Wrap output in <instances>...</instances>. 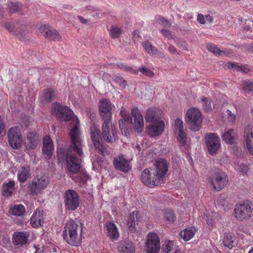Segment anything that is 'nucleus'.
Masks as SVG:
<instances>
[{"instance_id": "63", "label": "nucleus", "mask_w": 253, "mask_h": 253, "mask_svg": "<svg viewBox=\"0 0 253 253\" xmlns=\"http://www.w3.org/2000/svg\"><path fill=\"white\" fill-rule=\"evenodd\" d=\"M36 249V252L35 253H41V250L39 248H37V247H35Z\"/></svg>"}, {"instance_id": "11", "label": "nucleus", "mask_w": 253, "mask_h": 253, "mask_svg": "<svg viewBox=\"0 0 253 253\" xmlns=\"http://www.w3.org/2000/svg\"><path fill=\"white\" fill-rule=\"evenodd\" d=\"M205 143L208 150L211 155H214L221 147L220 138L214 133H207L205 136Z\"/></svg>"}, {"instance_id": "7", "label": "nucleus", "mask_w": 253, "mask_h": 253, "mask_svg": "<svg viewBox=\"0 0 253 253\" xmlns=\"http://www.w3.org/2000/svg\"><path fill=\"white\" fill-rule=\"evenodd\" d=\"M202 114L197 108H191L186 113V121L190 129L193 131H198L202 123Z\"/></svg>"}, {"instance_id": "28", "label": "nucleus", "mask_w": 253, "mask_h": 253, "mask_svg": "<svg viewBox=\"0 0 253 253\" xmlns=\"http://www.w3.org/2000/svg\"><path fill=\"white\" fill-rule=\"evenodd\" d=\"M15 189L14 181L10 180L8 182H4L3 184L1 193L3 196L8 197L12 195Z\"/></svg>"}, {"instance_id": "17", "label": "nucleus", "mask_w": 253, "mask_h": 253, "mask_svg": "<svg viewBox=\"0 0 253 253\" xmlns=\"http://www.w3.org/2000/svg\"><path fill=\"white\" fill-rule=\"evenodd\" d=\"M113 165L115 169L124 173L128 172L131 169L130 163L123 155L114 158Z\"/></svg>"}, {"instance_id": "3", "label": "nucleus", "mask_w": 253, "mask_h": 253, "mask_svg": "<svg viewBox=\"0 0 253 253\" xmlns=\"http://www.w3.org/2000/svg\"><path fill=\"white\" fill-rule=\"evenodd\" d=\"M83 225L79 226L74 220L68 221L63 233V239L72 246L79 247L82 240Z\"/></svg>"}, {"instance_id": "34", "label": "nucleus", "mask_w": 253, "mask_h": 253, "mask_svg": "<svg viewBox=\"0 0 253 253\" xmlns=\"http://www.w3.org/2000/svg\"><path fill=\"white\" fill-rule=\"evenodd\" d=\"M30 176L29 167H22L18 171V179L20 182H24Z\"/></svg>"}, {"instance_id": "48", "label": "nucleus", "mask_w": 253, "mask_h": 253, "mask_svg": "<svg viewBox=\"0 0 253 253\" xmlns=\"http://www.w3.org/2000/svg\"><path fill=\"white\" fill-rule=\"evenodd\" d=\"M120 236L116 225L112 222V240H116Z\"/></svg>"}, {"instance_id": "33", "label": "nucleus", "mask_w": 253, "mask_h": 253, "mask_svg": "<svg viewBox=\"0 0 253 253\" xmlns=\"http://www.w3.org/2000/svg\"><path fill=\"white\" fill-rule=\"evenodd\" d=\"M54 97V91L52 89H47L43 90L41 100L42 102L50 103L53 99Z\"/></svg>"}, {"instance_id": "13", "label": "nucleus", "mask_w": 253, "mask_h": 253, "mask_svg": "<svg viewBox=\"0 0 253 253\" xmlns=\"http://www.w3.org/2000/svg\"><path fill=\"white\" fill-rule=\"evenodd\" d=\"M151 169H146L142 171L141 174L142 182L145 185L149 187L157 186L162 183L158 181V179L156 178V174Z\"/></svg>"}, {"instance_id": "2", "label": "nucleus", "mask_w": 253, "mask_h": 253, "mask_svg": "<svg viewBox=\"0 0 253 253\" xmlns=\"http://www.w3.org/2000/svg\"><path fill=\"white\" fill-rule=\"evenodd\" d=\"M122 119L119 121V126L122 134L127 136L128 134L127 125L130 123L133 125L135 130L138 133H141L144 129V120L143 116L139 109L137 107H133L131 111L132 117L130 118L127 111L122 108L120 111Z\"/></svg>"}, {"instance_id": "15", "label": "nucleus", "mask_w": 253, "mask_h": 253, "mask_svg": "<svg viewBox=\"0 0 253 253\" xmlns=\"http://www.w3.org/2000/svg\"><path fill=\"white\" fill-rule=\"evenodd\" d=\"M90 133L94 147L101 155H104L106 148L102 143L99 129L95 126H92L90 127Z\"/></svg>"}, {"instance_id": "14", "label": "nucleus", "mask_w": 253, "mask_h": 253, "mask_svg": "<svg viewBox=\"0 0 253 253\" xmlns=\"http://www.w3.org/2000/svg\"><path fill=\"white\" fill-rule=\"evenodd\" d=\"M169 163L164 159H159L155 163L154 173L158 181L163 182L164 178L168 171Z\"/></svg>"}, {"instance_id": "12", "label": "nucleus", "mask_w": 253, "mask_h": 253, "mask_svg": "<svg viewBox=\"0 0 253 253\" xmlns=\"http://www.w3.org/2000/svg\"><path fill=\"white\" fill-rule=\"evenodd\" d=\"M160 250V241L158 234L153 232L147 235L146 242V253H159Z\"/></svg>"}, {"instance_id": "24", "label": "nucleus", "mask_w": 253, "mask_h": 253, "mask_svg": "<svg viewBox=\"0 0 253 253\" xmlns=\"http://www.w3.org/2000/svg\"><path fill=\"white\" fill-rule=\"evenodd\" d=\"M29 236L28 232H15L12 235L13 243L15 245H26L28 243Z\"/></svg>"}, {"instance_id": "6", "label": "nucleus", "mask_w": 253, "mask_h": 253, "mask_svg": "<svg viewBox=\"0 0 253 253\" xmlns=\"http://www.w3.org/2000/svg\"><path fill=\"white\" fill-rule=\"evenodd\" d=\"M63 198L66 210L75 211L80 207V199L79 195L75 190L68 189L65 191Z\"/></svg>"}, {"instance_id": "58", "label": "nucleus", "mask_w": 253, "mask_h": 253, "mask_svg": "<svg viewBox=\"0 0 253 253\" xmlns=\"http://www.w3.org/2000/svg\"><path fill=\"white\" fill-rule=\"evenodd\" d=\"M5 27L10 32H14V27L12 25L9 24H6L5 25Z\"/></svg>"}, {"instance_id": "52", "label": "nucleus", "mask_w": 253, "mask_h": 253, "mask_svg": "<svg viewBox=\"0 0 253 253\" xmlns=\"http://www.w3.org/2000/svg\"><path fill=\"white\" fill-rule=\"evenodd\" d=\"M249 166L244 164H241L238 168V171L243 174H246L249 170Z\"/></svg>"}, {"instance_id": "49", "label": "nucleus", "mask_w": 253, "mask_h": 253, "mask_svg": "<svg viewBox=\"0 0 253 253\" xmlns=\"http://www.w3.org/2000/svg\"><path fill=\"white\" fill-rule=\"evenodd\" d=\"M113 80L114 82L118 84L120 86L124 88H125L127 85L126 82L121 77H115Z\"/></svg>"}, {"instance_id": "22", "label": "nucleus", "mask_w": 253, "mask_h": 253, "mask_svg": "<svg viewBox=\"0 0 253 253\" xmlns=\"http://www.w3.org/2000/svg\"><path fill=\"white\" fill-rule=\"evenodd\" d=\"M40 31L43 34L44 36L51 40L56 41L59 39V35L55 30L46 25H42L39 28Z\"/></svg>"}, {"instance_id": "50", "label": "nucleus", "mask_w": 253, "mask_h": 253, "mask_svg": "<svg viewBox=\"0 0 253 253\" xmlns=\"http://www.w3.org/2000/svg\"><path fill=\"white\" fill-rule=\"evenodd\" d=\"M173 244L172 241H169L166 242L165 245V247L163 249V253H169L173 249Z\"/></svg>"}, {"instance_id": "57", "label": "nucleus", "mask_w": 253, "mask_h": 253, "mask_svg": "<svg viewBox=\"0 0 253 253\" xmlns=\"http://www.w3.org/2000/svg\"><path fill=\"white\" fill-rule=\"evenodd\" d=\"M106 229L108 236H111V222L109 221L106 224Z\"/></svg>"}, {"instance_id": "1", "label": "nucleus", "mask_w": 253, "mask_h": 253, "mask_svg": "<svg viewBox=\"0 0 253 253\" xmlns=\"http://www.w3.org/2000/svg\"><path fill=\"white\" fill-rule=\"evenodd\" d=\"M52 111L61 120L65 122L72 121L73 126L69 132L71 145L67 152V162L70 171L76 172L80 168L81 160L79 157L83 154V141L81 136L79 120L74 116L73 112L68 107L61 105L58 102L53 103Z\"/></svg>"}, {"instance_id": "51", "label": "nucleus", "mask_w": 253, "mask_h": 253, "mask_svg": "<svg viewBox=\"0 0 253 253\" xmlns=\"http://www.w3.org/2000/svg\"><path fill=\"white\" fill-rule=\"evenodd\" d=\"M226 112L228 120L232 123L234 122L236 118V115L229 110H227Z\"/></svg>"}, {"instance_id": "54", "label": "nucleus", "mask_w": 253, "mask_h": 253, "mask_svg": "<svg viewBox=\"0 0 253 253\" xmlns=\"http://www.w3.org/2000/svg\"><path fill=\"white\" fill-rule=\"evenodd\" d=\"M197 20L201 24H204L206 23L205 16L202 14H198Z\"/></svg>"}, {"instance_id": "39", "label": "nucleus", "mask_w": 253, "mask_h": 253, "mask_svg": "<svg viewBox=\"0 0 253 253\" xmlns=\"http://www.w3.org/2000/svg\"><path fill=\"white\" fill-rule=\"evenodd\" d=\"M225 67L230 69H233L234 71H241L246 72L248 69L244 65L239 66L236 63L228 62L225 64Z\"/></svg>"}, {"instance_id": "9", "label": "nucleus", "mask_w": 253, "mask_h": 253, "mask_svg": "<svg viewBox=\"0 0 253 253\" xmlns=\"http://www.w3.org/2000/svg\"><path fill=\"white\" fill-rule=\"evenodd\" d=\"M210 181L214 189L220 191L227 185L228 178L224 172L218 170L210 176Z\"/></svg>"}, {"instance_id": "44", "label": "nucleus", "mask_w": 253, "mask_h": 253, "mask_svg": "<svg viewBox=\"0 0 253 253\" xmlns=\"http://www.w3.org/2000/svg\"><path fill=\"white\" fill-rule=\"evenodd\" d=\"M207 47L209 51L215 55L221 56L224 54L223 51H222L218 47L214 44H208Z\"/></svg>"}, {"instance_id": "47", "label": "nucleus", "mask_w": 253, "mask_h": 253, "mask_svg": "<svg viewBox=\"0 0 253 253\" xmlns=\"http://www.w3.org/2000/svg\"><path fill=\"white\" fill-rule=\"evenodd\" d=\"M155 19L157 23L161 24L162 26L168 27L170 26V23L164 17L161 16H157L155 17Z\"/></svg>"}, {"instance_id": "45", "label": "nucleus", "mask_w": 253, "mask_h": 253, "mask_svg": "<svg viewBox=\"0 0 253 253\" xmlns=\"http://www.w3.org/2000/svg\"><path fill=\"white\" fill-rule=\"evenodd\" d=\"M122 33L121 27L117 26H112V39L119 38Z\"/></svg>"}, {"instance_id": "37", "label": "nucleus", "mask_w": 253, "mask_h": 253, "mask_svg": "<svg viewBox=\"0 0 253 253\" xmlns=\"http://www.w3.org/2000/svg\"><path fill=\"white\" fill-rule=\"evenodd\" d=\"M216 215V213L215 212H210L206 210L204 212V218L206 220L207 223L209 226L212 227L214 224V217Z\"/></svg>"}, {"instance_id": "40", "label": "nucleus", "mask_w": 253, "mask_h": 253, "mask_svg": "<svg viewBox=\"0 0 253 253\" xmlns=\"http://www.w3.org/2000/svg\"><path fill=\"white\" fill-rule=\"evenodd\" d=\"M201 104L203 109L206 112H209L212 110L211 100L206 97H202L201 98Z\"/></svg>"}, {"instance_id": "20", "label": "nucleus", "mask_w": 253, "mask_h": 253, "mask_svg": "<svg viewBox=\"0 0 253 253\" xmlns=\"http://www.w3.org/2000/svg\"><path fill=\"white\" fill-rule=\"evenodd\" d=\"M244 137L247 148L253 156V126L248 125L246 126Z\"/></svg>"}, {"instance_id": "8", "label": "nucleus", "mask_w": 253, "mask_h": 253, "mask_svg": "<svg viewBox=\"0 0 253 253\" xmlns=\"http://www.w3.org/2000/svg\"><path fill=\"white\" fill-rule=\"evenodd\" d=\"M253 211V204L246 201L236 205L234 209L235 217L238 220H243L250 217Z\"/></svg>"}, {"instance_id": "61", "label": "nucleus", "mask_w": 253, "mask_h": 253, "mask_svg": "<svg viewBox=\"0 0 253 253\" xmlns=\"http://www.w3.org/2000/svg\"><path fill=\"white\" fill-rule=\"evenodd\" d=\"M168 49L169 51L172 54H174L176 52L175 48L173 45H170Z\"/></svg>"}, {"instance_id": "30", "label": "nucleus", "mask_w": 253, "mask_h": 253, "mask_svg": "<svg viewBox=\"0 0 253 253\" xmlns=\"http://www.w3.org/2000/svg\"><path fill=\"white\" fill-rule=\"evenodd\" d=\"M222 138L226 143L234 144L237 137V134L232 129H228L222 135Z\"/></svg>"}, {"instance_id": "55", "label": "nucleus", "mask_w": 253, "mask_h": 253, "mask_svg": "<svg viewBox=\"0 0 253 253\" xmlns=\"http://www.w3.org/2000/svg\"><path fill=\"white\" fill-rule=\"evenodd\" d=\"M139 38V31H138V30L134 31L132 34V38L133 41L135 42L138 40Z\"/></svg>"}, {"instance_id": "31", "label": "nucleus", "mask_w": 253, "mask_h": 253, "mask_svg": "<svg viewBox=\"0 0 253 253\" xmlns=\"http://www.w3.org/2000/svg\"><path fill=\"white\" fill-rule=\"evenodd\" d=\"M196 230V228L194 227L188 228L181 231L179 235L183 240L188 241L194 237Z\"/></svg>"}, {"instance_id": "38", "label": "nucleus", "mask_w": 253, "mask_h": 253, "mask_svg": "<svg viewBox=\"0 0 253 253\" xmlns=\"http://www.w3.org/2000/svg\"><path fill=\"white\" fill-rule=\"evenodd\" d=\"M242 90L245 93H253V83L250 80H244L242 82Z\"/></svg>"}, {"instance_id": "29", "label": "nucleus", "mask_w": 253, "mask_h": 253, "mask_svg": "<svg viewBox=\"0 0 253 253\" xmlns=\"http://www.w3.org/2000/svg\"><path fill=\"white\" fill-rule=\"evenodd\" d=\"M120 253H135V247L129 241L121 242L118 247Z\"/></svg>"}, {"instance_id": "56", "label": "nucleus", "mask_w": 253, "mask_h": 253, "mask_svg": "<svg viewBox=\"0 0 253 253\" xmlns=\"http://www.w3.org/2000/svg\"><path fill=\"white\" fill-rule=\"evenodd\" d=\"M161 32L163 35L165 37L169 39L172 37L171 34L169 31L163 29Z\"/></svg>"}, {"instance_id": "36", "label": "nucleus", "mask_w": 253, "mask_h": 253, "mask_svg": "<svg viewBox=\"0 0 253 253\" xmlns=\"http://www.w3.org/2000/svg\"><path fill=\"white\" fill-rule=\"evenodd\" d=\"M138 211H132L129 215L128 220V229L131 232H134L136 231L135 228V218L137 219Z\"/></svg>"}, {"instance_id": "62", "label": "nucleus", "mask_w": 253, "mask_h": 253, "mask_svg": "<svg viewBox=\"0 0 253 253\" xmlns=\"http://www.w3.org/2000/svg\"><path fill=\"white\" fill-rule=\"evenodd\" d=\"M5 129V125L3 124H0V133L4 131Z\"/></svg>"}, {"instance_id": "64", "label": "nucleus", "mask_w": 253, "mask_h": 253, "mask_svg": "<svg viewBox=\"0 0 253 253\" xmlns=\"http://www.w3.org/2000/svg\"><path fill=\"white\" fill-rule=\"evenodd\" d=\"M248 253H253V247L249 251Z\"/></svg>"}, {"instance_id": "18", "label": "nucleus", "mask_w": 253, "mask_h": 253, "mask_svg": "<svg viewBox=\"0 0 253 253\" xmlns=\"http://www.w3.org/2000/svg\"><path fill=\"white\" fill-rule=\"evenodd\" d=\"M153 124L147 127L148 134L151 137L160 135L164 131L165 124L163 121L152 122Z\"/></svg>"}, {"instance_id": "32", "label": "nucleus", "mask_w": 253, "mask_h": 253, "mask_svg": "<svg viewBox=\"0 0 253 253\" xmlns=\"http://www.w3.org/2000/svg\"><path fill=\"white\" fill-rule=\"evenodd\" d=\"M86 11V14H91L93 17L97 19L101 18L103 17L104 13H102L99 10H96L94 7L91 5L87 6L85 8H83L82 10V12Z\"/></svg>"}, {"instance_id": "42", "label": "nucleus", "mask_w": 253, "mask_h": 253, "mask_svg": "<svg viewBox=\"0 0 253 253\" xmlns=\"http://www.w3.org/2000/svg\"><path fill=\"white\" fill-rule=\"evenodd\" d=\"M142 45L148 54L153 55L157 53V49L148 42L142 43Z\"/></svg>"}, {"instance_id": "46", "label": "nucleus", "mask_w": 253, "mask_h": 253, "mask_svg": "<svg viewBox=\"0 0 253 253\" xmlns=\"http://www.w3.org/2000/svg\"><path fill=\"white\" fill-rule=\"evenodd\" d=\"M164 216L166 219L170 222H173L175 219L174 212L171 210H166L164 212Z\"/></svg>"}, {"instance_id": "60", "label": "nucleus", "mask_w": 253, "mask_h": 253, "mask_svg": "<svg viewBox=\"0 0 253 253\" xmlns=\"http://www.w3.org/2000/svg\"><path fill=\"white\" fill-rule=\"evenodd\" d=\"M206 21L209 22L210 23H212L213 20V17L210 15H207L205 16Z\"/></svg>"}, {"instance_id": "4", "label": "nucleus", "mask_w": 253, "mask_h": 253, "mask_svg": "<svg viewBox=\"0 0 253 253\" xmlns=\"http://www.w3.org/2000/svg\"><path fill=\"white\" fill-rule=\"evenodd\" d=\"M99 107L100 115L104 121L102 126V138L104 141L110 142L111 103L109 100L103 98L99 101Z\"/></svg>"}, {"instance_id": "59", "label": "nucleus", "mask_w": 253, "mask_h": 253, "mask_svg": "<svg viewBox=\"0 0 253 253\" xmlns=\"http://www.w3.org/2000/svg\"><path fill=\"white\" fill-rule=\"evenodd\" d=\"M78 18L80 21V22L82 23V24H85L87 23V20H86V19L84 18V17H83L82 16H78Z\"/></svg>"}, {"instance_id": "43", "label": "nucleus", "mask_w": 253, "mask_h": 253, "mask_svg": "<svg viewBox=\"0 0 253 253\" xmlns=\"http://www.w3.org/2000/svg\"><path fill=\"white\" fill-rule=\"evenodd\" d=\"M8 7L10 12H19L22 8V4L19 2H10L8 4Z\"/></svg>"}, {"instance_id": "25", "label": "nucleus", "mask_w": 253, "mask_h": 253, "mask_svg": "<svg viewBox=\"0 0 253 253\" xmlns=\"http://www.w3.org/2000/svg\"><path fill=\"white\" fill-rule=\"evenodd\" d=\"M174 127L176 133L178 134V140L184 145L186 142V135L183 131V125L182 120L179 118L176 119L174 121Z\"/></svg>"}, {"instance_id": "53", "label": "nucleus", "mask_w": 253, "mask_h": 253, "mask_svg": "<svg viewBox=\"0 0 253 253\" xmlns=\"http://www.w3.org/2000/svg\"><path fill=\"white\" fill-rule=\"evenodd\" d=\"M225 196L224 194L219 195L217 199V204L221 206H224L225 205Z\"/></svg>"}, {"instance_id": "10", "label": "nucleus", "mask_w": 253, "mask_h": 253, "mask_svg": "<svg viewBox=\"0 0 253 253\" xmlns=\"http://www.w3.org/2000/svg\"><path fill=\"white\" fill-rule=\"evenodd\" d=\"M8 141L9 145L13 149L20 148L23 142L21 131L18 127H11L7 133Z\"/></svg>"}, {"instance_id": "16", "label": "nucleus", "mask_w": 253, "mask_h": 253, "mask_svg": "<svg viewBox=\"0 0 253 253\" xmlns=\"http://www.w3.org/2000/svg\"><path fill=\"white\" fill-rule=\"evenodd\" d=\"M112 67H118L125 71L134 74H137L138 71H139L142 74L148 77H152L154 75L153 72L151 70H150L148 68L144 67H140L137 70L133 69L132 67L129 66L126 64L122 63H119L117 64H115L114 63L112 64Z\"/></svg>"}, {"instance_id": "27", "label": "nucleus", "mask_w": 253, "mask_h": 253, "mask_svg": "<svg viewBox=\"0 0 253 253\" xmlns=\"http://www.w3.org/2000/svg\"><path fill=\"white\" fill-rule=\"evenodd\" d=\"M43 153L46 158H50L52 155L54 149L53 143L50 137L46 135L43 139Z\"/></svg>"}, {"instance_id": "5", "label": "nucleus", "mask_w": 253, "mask_h": 253, "mask_svg": "<svg viewBox=\"0 0 253 253\" xmlns=\"http://www.w3.org/2000/svg\"><path fill=\"white\" fill-rule=\"evenodd\" d=\"M49 184V179L45 175H37L33 178L28 188L32 196L41 194Z\"/></svg>"}, {"instance_id": "21", "label": "nucleus", "mask_w": 253, "mask_h": 253, "mask_svg": "<svg viewBox=\"0 0 253 253\" xmlns=\"http://www.w3.org/2000/svg\"><path fill=\"white\" fill-rule=\"evenodd\" d=\"M44 211L40 208L36 209L30 219V223L34 228H38L42 226L43 224Z\"/></svg>"}, {"instance_id": "26", "label": "nucleus", "mask_w": 253, "mask_h": 253, "mask_svg": "<svg viewBox=\"0 0 253 253\" xmlns=\"http://www.w3.org/2000/svg\"><path fill=\"white\" fill-rule=\"evenodd\" d=\"M162 114V111L158 108H149L146 111V114L145 118L147 122H158L161 121L160 119Z\"/></svg>"}, {"instance_id": "19", "label": "nucleus", "mask_w": 253, "mask_h": 253, "mask_svg": "<svg viewBox=\"0 0 253 253\" xmlns=\"http://www.w3.org/2000/svg\"><path fill=\"white\" fill-rule=\"evenodd\" d=\"M83 153L82 154L81 156H80L79 158L81 160V162L80 163V168L78 171L76 172H72L70 171V170L68 168L67 166V162H66V165H67V174L72 177V178L76 182H79L81 186H84L86 184V182L88 179H89L90 177L88 175H86V174H79L78 177H73V175L74 174L77 173L81 167V163H82V158L83 157ZM66 161H67V156L66 157Z\"/></svg>"}, {"instance_id": "23", "label": "nucleus", "mask_w": 253, "mask_h": 253, "mask_svg": "<svg viewBox=\"0 0 253 253\" xmlns=\"http://www.w3.org/2000/svg\"><path fill=\"white\" fill-rule=\"evenodd\" d=\"M26 142V147L28 149H35L40 142V138L35 131H31L27 134Z\"/></svg>"}, {"instance_id": "35", "label": "nucleus", "mask_w": 253, "mask_h": 253, "mask_svg": "<svg viewBox=\"0 0 253 253\" xmlns=\"http://www.w3.org/2000/svg\"><path fill=\"white\" fill-rule=\"evenodd\" d=\"M25 212V209L22 205H15L9 210L10 214L18 216L22 215Z\"/></svg>"}, {"instance_id": "41", "label": "nucleus", "mask_w": 253, "mask_h": 253, "mask_svg": "<svg viewBox=\"0 0 253 253\" xmlns=\"http://www.w3.org/2000/svg\"><path fill=\"white\" fill-rule=\"evenodd\" d=\"M223 243L224 246L231 249L233 247V240L230 233H224L223 235Z\"/></svg>"}]
</instances>
